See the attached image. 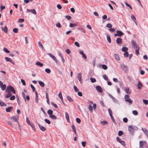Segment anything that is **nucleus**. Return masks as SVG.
Listing matches in <instances>:
<instances>
[{
    "mask_svg": "<svg viewBox=\"0 0 148 148\" xmlns=\"http://www.w3.org/2000/svg\"><path fill=\"white\" fill-rule=\"evenodd\" d=\"M6 91L7 92H12L14 94H15L16 92L14 88L11 86H9L7 87L6 90Z\"/></svg>",
    "mask_w": 148,
    "mask_h": 148,
    "instance_id": "1",
    "label": "nucleus"
},
{
    "mask_svg": "<svg viewBox=\"0 0 148 148\" xmlns=\"http://www.w3.org/2000/svg\"><path fill=\"white\" fill-rule=\"evenodd\" d=\"M147 142L144 140L140 141L139 142V148H144V145H147Z\"/></svg>",
    "mask_w": 148,
    "mask_h": 148,
    "instance_id": "2",
    "label": "nucleus"
},
{
    "mask_svg": "<svg viewBox=\"0 0 148 148\" xmlns=\"http://www.w3.org/2000/svg\"><path fill=\"white\" fill-rule=\"evenodd\" d=\"M18 118V116H12L10 118V119L12 121L16 122L18 124V125H19V122L18 121H17Z\"/></svg>",
    "mask_w": 148,
    "mask_h": 148,
    "instance_id": "3",
    "label": "nucleus"
},
{
    "mask_svg": "<svg viewBox=\"0 0 148 148\" xmlns=\"http://www.w3.org/2000/svg\"><path fill=\"white\" fill-rule=\"evenodd\" d=\"M124 99L125 101L128 102L130 104H131L132 103V101L130 99L128 95H125L124 96Z\"/></svg>",
    "mask_w": 148,
    "mask_h": 148,
    "instance_id": "4",
    "label": "nucleus"
},
{
    "mask_svg": "<svg viewBox=\"0 0 148 148\" xmlns=\"http://www.w3.org/2000/svg\"><path fill=\"white\" fill-rule=\"evenodd\" d=\"M116 32L117 33L114 34V36H119L121 37L123 35V33L121 31H117Z\"/></svg>",
    "mask_w": 148,
    "mask_h": 148,
    "instance_id": "5",
    "label": "nucleus"
},
{
    "mask_svg": "<svg viewBox=\"0 0 148 148\" xmlns=\"http://www.w3.org/2000/svg\"><path fill=\"white\" fill-rule=\"evenodd\" d=\"M138 127H137L132 125H129L128 127V129L129 131H131L132 130L137 129Z\"/></svg>",
    "mask_w": 148,
    "mask_h": 148,
    "instance_id": "6",
    "label": "nucleus"
},
{
    "mask_svg": "<svg viewBox=\"0 0 148 148\" xmlns=\"http://www.w3.org/2000/svg\"><path fill=\"white\" fill-rule=\"evenodd\" d=\"M132 47L135 49L138 48V46L135 42L134 40H132Z\"/></svg>",
    "mask_w": 148,
    "mask_h": 148,
    "instance_id": "7",
    "label": "nucleus"
},
{
    "mask_svg": "<svg viewBox=\"0 0 148 148\" xmlns=\"http://www.w3.org/2000/svg\"><path fill=\"white\" fill-rule=\"evenodd\" d=\"M48 54L55 62H57V59L54 55L51 53H49Z\"/></svg>",
    "mask_w": 148,
    "mask_h": 148,
    "instance_id": "8",
    "label": "nucleus"
},
{
    "mask_svg": "<svg viewBox=\"0 0 148 148\" xmlns=\"http://www.w3.org/2000/svg\"><path fill=\"white\" fill-rule=\"evenodd\" d=\"M143 86V85L140 82V81H138V84H137V87L139 89H141V88Z\"/></svg>",
    "mask_w": 148,
    "mask_h": 148,
    "instance_id": "9",
    "label": "nucleus"
},
{
    "mask_svg": "<svg viewBox=\"0 0 148 148\" xmlns=\"http://www.w3.org/2000/svg\"><path fill=\"white\" fill-rule=\"evenodd\" d=\"M97 90L99 92H102V90L101 87L99 86H97L96 87Z\"/></svg>",
    "mask_w": 148,
    "mask_h": 148,
    "instance_id": "10",
    "label": "nucleus"
},
{
    "mask_svg": "<svg viewBox=\"0 0 148 148\" xmlns=\"http://www.w3.org/2000/svg\"><path fill=\"white\" fill-rule=\"evenodd\" d=\"M27 10L28 12H32L33 14H36V12L35 10L34 9H32L31 10L27 9Z\"/></svg>",
    "mask_w": 148,
    "mask_h": 148,
    "instance_id": "11",
    "label": "nucleus"
},
{
    "mask_svg": "<svg viewBox=\"0 0 148 148\" xmlns=\"http://www.w3.org/2000/svg\"><path fill=\"white\" fill-rule=\"evenodd\" d=\"M5 60L7 61H9L11 62L12 63L14 64V62L10 58H8L7 57H5Z\"/></svg>",
    "mask_w": 148,
    "mask_h": 148,
    "instance_id": "12",
    "label": "nucleus"
},
{
    "mask_svg": "<svg viewBox=\"0 0 148 148\" xmlns=\"http://www.w3.org/2000/svg\"><path fill=\"white\" fill-rule=\"evenodd\" d=\"M38 125L40 128V129L42 131H44L46 130V129L45 127L39 124H38Z\"/></svg>",
    "mask_w": 148,
    "mask_h": 148,
    "instance_id": "13",
    "label": "nucleus"
},
{
    "mask_svg": "<svg viewBox=\"0 0 148 148\" xmlns=\"http://www.w3.org/2000/svg\"><path fill=\"white\" fill-rule=\"evenodd\" d=\"M1 29L5 33H7L8 32V28L6 26H5L4 27H2Z\"/></svg>",
    "mask_w": 148,
    "mask_h": 148,
    "instance_id": "14",
    "label": "nucleus"
},
{
    "mask_svg": "<svg viewBox=\"0 0 148 148\" xmlns=\"http://www.w3.org/2000/svg\"><path fill=\"white\" fill-rule=\"evenodd\" d=\"M77 77L78 79L79 80V82H81V78H82V74L81 73H79L77 75Z\"/></svg>",
    "mask_w": 148,
    "mask_h": 148,
    "instance_id": "15",
    "label": "nucleus"
},
{
    "mask_svg": "<svg viewBox=\"0 0 148 148\" xmlns=\"http://www.w3.org/2000/svg\"><path fill=\"white\" fill-rule=\"evenodd\" d=\"M122 39L120 38H118L116 40V42L118 44H121L122 43Z\"/></svg>",
    "mask_w": 148,
    "mask_h": 148,
    "instance_id": "16",
    "label": "nucleus"
},
{
    "mask_svg": "<svg viewBox=\"0 0 148 148\" xmlns=\"http://www.w3.org/2000/svg\"><path fill=\"white\" fill-rule=\"evenodd\" d=\"M142 130L143 132L145 133V134L148 136V131L145 128H142Z\"/></svg>",
    "mask_w": 148,
    "mask_h": 148,
    "instance_id": "17",
    "label": "nucleus"
},
{
    "mask_svg": "<svg viewBox=\"0 0 148 148\" xmlns=\"http://www.w3.org/2000/svg\"><path fill=\"white\" fill-rule=\"evenodd\" d=\"M65 117L66 118L68 121V122L69 123L70 122V120H69V116L68 114V113L66 112H65Z\"/></svg>",
    "mask_w": 148,
    "mask_h": 148,
    "instance_id": "18",
    "label": "nucleus"
},
{
    "mask_svg": "<svg viewBox=\"0 0 148 148\" xmlns=\"http://www.w3.org/2000/svg\"><path fill=\"white\" fill-rule=\"evenodd\" d=\"M6 87V85L5 84H3L0 86L1 90H3L5 89Z\"/></svg>",
    "mask_w": 148,
    "mask_h": 148,
    "instance_id": "19",
    "label": "nucleus"
},
{
    "mask_svg": "<svg viewBox=\"0 0 148 148\" xmlns=\"http://www.w3.org/2000/svg\"><path fill=\"white\" fill-rule=\"evenodd\" d=\"M72 129L73 130L74 132L75 133V134H76V128L74 125H73L71 126Z\"/></svg>",
    "mask_w": 148,
    "mask_h": 148,
    "instance_id": "20",
    "label": "nucleus"
},
{
    "mask_svg": "<svg viewBox=\"0 0 148 148\" xmlns=\"http://www.w3.org/2000/svg\"><path fill=\"white\" fill-rule=\"evenodd\" d=\"M38 83L39 85L42 87H44L45 86V84L42 81H39Z\"/></svg>",
    "mask_w": 148,
    "mask_h": 148,
    "instance_id": "21",
    "label": "nucleus"
},
{
    "mask_svg": "<svg viewBox=\"0 0 148 148\" xmlns=\"http://www.w3.org/2000/svg\"><path fill=\"white\" fill-rule=\"evenodd\" d=\"M125 90L128 94H130V92H129V88L128 87H125Z\"/></svg>",
    "mask_w": 148,
    "mask_h": 148,
    "instance_id": "22",
    "label": "nucleus"
},
{
    "mask_svg": "<svg viewBox=\"0 0 148 148\" xmlns=\"http://www.w3.org/2000/svg\"><path fill=\"white\" fill-rule=\"evenodd\" d=\"M47 113L49 116H50L52 114L53 112V111L51 110H49L47 111Z\"/></svg>",
    "mask_w": 148,
    "mask_h": 148,
    "instance_id": "23",
    "label": "nucleus"
},
{
    "mask_svg": "<svg viewBox=\"0 0 148 148\" xmlns=\"http://www.w3.org/2000/svg\"><path fill=\"white\" fill-rule=\"evenodd\" d=\"M12 108L13 107H9L6 109V111L7 112H9Z\"/></svg>",
    "mask_w": 148,
    "mask_h": 148,
    "instance_id": "24",
    "label": "nucleus"
},
{
    "mask_svg": "<svg viewBox=\"0 0 148 148\" xmlns=\"http://www.w3.org/2000/svg\"><path fill=\"white\" fill-rule=\"evenodd\" d=\"M49 117L53 119H57V117L55 115L52 114L50 116H49Z\"/></svg>",
    "mask_w": 148,
    "mask_h": 148,
    "instance_id": "25",
    "label": "nucleus"
},
{
    "mask_svg": "<svg viewBox=\"0 0 148 148\" xmlns=\"http://www.w3.org/2000/svg\"><path fill=\"white\" fill-rule=\"evenodd\" d=\"M136 49L135 51V53L136 55H138L139 54V47H138L137 48H136Z\"/></svg>",
    "mask_w": 148,
    "mask_h": 148,
    "instance_id": "26",
    "label": "nucleus"
},
{
    "mask_svg": "<svg viewBox=\"0 0 148 148\" xmlns=\"http://www.w3.org/2000/svg\"><path fill=\"white\" fill-rule=\"evenodd\" d=\"M107 40L108 42L110 43L111 42V39L110 37L108 35H107Z\"/></svg>",
    "mask_w": 148,
    "mask_h": 148,
    "instance_id": "27",
    "label": "nucleus"
},
{
    "mask_svg": "<svg viewBox=\"0 0 148 148\" xmlns=\"http://www.w3.org/2000/svg\"><path fill=\"white\" fill-rule=\"evenodd\" d=\"M58 96L61 99L62 101H63V98L61 92L59 93Z\"/></svg>",
    "mask_w": 148,
    "mask_h": 148,
    "instance_id": "28",
    "label": "nucleus"
},
{
    "mask_svg": "<svg viewBox=\"0 0 148 148\" xmlns=\"http://www.w3.org/2000/svg\"><path fill=\"white\" fill-rule=\"evenodd\" d=\"M77 26V24H73L72 23H70L69 24V26L71 27H73Z\"/></svg>",
    "mask_w": 148,
    "mask_h": 148,
    "instance_id": "29",
    "label": "nucleus"
},
{
    "mask_svg": "<svg viewBox=\"0 0 148 148\" xmlns=\"http://www.w3.org/2000/svg\"><path fill=\"white\" fill-rule=\"evenodd\" d=\"M114 57L115 58L118 60H120V58L119 57V56L117 54H115L114 55Z\"/></svg>",
    "mask_w": 148,
    "mask_h": 148,
    "instance_id": "30",
    "label": "nucleus"
},
{
    "mask_svg": "<svg viewBox=\"0 0 148 148\" xmlns=\"http://www.w3.org/2000/svg\"><path fill=\"white\" fill-rule=\"evenodd\" d=\"M128 49V48L126 47H123L122 48V51H123V52L127 51Z\"/></svg>",
    "mask_w": 148,
    "mask_h": 148,
    "instance_id": "31",
    "label": "nucleus"
},
{
    "mask_svg": "<svg viewBox=\"0 0 148 148\" xmlns=\"http://www.w3.org/2000/svg\"><path fill=\"white\" fill-rule=\"evenodd\" d=\"M7 123L9 125L12 126V127H16V125L17 126V124H15L14 125H13L12 123L9 122H8Z\"/></svg>",
    "mask_w": 148,
    "mask_h": 148,
    "instance_id": "32",
    "label": "nucleus"
},
{
    "mask_svg": "<svg viewBox=\"0 0 148 148\" xmlns=\"http://www.w3.org/2000/svg\"><path fill=\"white\" fill-rule=\"evenodd\" d=\"M36 64L37 66H40L41 67L43 66V64L39 62H36Z\"/></svg>",
    "mask_w": 148,
    "mask_h": 148,
    "instance_id": "33",
    "label": "nucleus"
},
{
    "mask_svg": "<svg viewBox=\"0 0 148 148\" xmlns=\"http://www.w3.org/2000/svg\"><path fill=\"white\" fill-rule=\"evenodd\" d=\"M8 93L7 94L5 97L6 98H8L9 97H10L12 95V94L11 92H8Z\"/></svg>",
    "mask_w": 148,
    "mask_h": 148,
    "instance_id": "34",
    "label": "nucleus"
},
{
    "mask_svg": "<svg viewBox=\"0 0 148 148\" xmlns=\"http://www.w3.org/2000/svg\"><path fill=\"white\" fill-rule=\"evenodd\" d=\"M125 4L129 8L131 9H132V6L130 5L129 4H128V3H127V2H125Z\"/></svg>",
    "mask_w": 148,
    "mask_h": 148,
    "instance_id": "35",
    "label": "nucleus"
},
{
    "mask_svg": "<svg viewBox=\"0 0 148 148\" xmlns=\"http://www.w3.org/2000/svg\"><path fill=\"white\" fill-rule=\"evenodd\" d=\"M90 80L91 82L92 83H94L96 82V79L94 78L91 77L90 78Z\"/></svg>",
    "mask_w": 148,
    "mask_h": 148,
    "instance_id": "36",
    "label": "nucleus"
},
{
    "mask_svg": "<svg viewBox=\"0 0 148 148\" xmlns=\"http://www.w3.org/2000/svg\"><path fill=\"white\" fill-rule=\"evenodd\" d=\"M44 121H45L46 123L48 124H49L51 123L50 121L47 119H45L44 120Z\"/></svg>",
    "mask_w": 148,
    "mask_h": 148,
    "instance_id": "37",
    "label": "nucleus"
},
{
    "mask_svg": "<svg viewBox=\"0 0 148 148\" xmlns=\"http://www.w3.org/2000/svg\"><path fill=\"white\" fill-rule=\"evenodd\" d=\"M102 68L104 70H106L107 69V66L106 65L103 64L102 66Z\"/></svg>",
    "mask_w": 148,
    "mask_h": 148,
    "instance_id": "38",
    "label": "nucleus"
},
{
    "mask_svg": "<svg viewBox=\"0 0 148 148\" xmlns=\"http://www.w3.org/2000/svg\"><path fill=\"white\" fill-rule=\"evenodd\" d=\"M45 71L47 73H49L51 72V70L49 69H45Z\"/></svg>",
    "mask_w": 148,
    "mask_h": 148,
    "instance_id": "39",
    "label": "nucleus"
},
{
    "mask_svg": "<svg viewBox=\"0 0 148 148\" xmlns=\"http://www.w3.org/2000/svg\"><path fill=\"white\" fill-rule=\"evenodd\" d=\"M133 114L135 115H137L138 114V112L136 110H134L132 111Z\"/></svg>",
    "mask_w": 148,
    "mask_h": 148,
    "instance_id": "40",
    "label": "nucleus"
},
{
    "mask_svg": "<svg viewBox=\"0 0 148 148\" xmlns=\"http://www.w3.org/2000/svg\"><path fill=\"white\" fill-rule=\"evenodd\" d=\"M18 29L17 28H14L13 29V32H14L15 33H17L18 32Z\"/></svg>",
    "mask_w": 148,
    "mask_h": 148,
    "instance_id": "41",
    "label": "nucleus"
},
{
    "mask_svg": "<svg viewBox=\"0 0 148 148\" xmlns=\"http://www.w3.org/2000/svg\"><path fill=\"white\" fill-rule=\"evenodd\" d=\"M112 25L110 23H108L106 25V27L108 28H111L112 27Z\"/></svg>",
    "mask_w": 148,
    "mask_h": 148,
    "instance_id": "42",
    "label": "nucleus"
},
{
    "mask_svg": "<svg viewBox=\"0 0 148 148\" xmlns=\"http://www.w3.org/2000/svg\"><path fill=\"white\" fill-rule=\"evenodd\" d=\"M73 87L75 92H78L79 91V89L77 88L76 86H74Z\"/></svg>",
    "mask_w": 148,
    "mask_h": 148,
    "instance_id": "43",
    "label": "nucleus"
},
{
    "mask_svg": "<svg viewBox=\"0 0 148 148\" xmlns=\"http://www.w3.org/2000/svg\"><path fill=\"white\" fill-rule=\"evenodd\" d=\"M67 99L70 102H72L73 101L72 99H71V97L69 96H67Z\"/></svg>",
    "mask_w": 148,
    "mask_h": 148,
    "instance_id": "44",
    "label": "nucleus"
},
{
    "mask_svg": "<svg viewBox=\"0 0 148 148\" xmlns=\"http://www.w3.org/2000/svg\"><path fill=\"white\" fill-rule=\"evenodd\" d=\"M0 105L1 106H6V105L4 102L0 101Z\"/></svg>",
    "mask_w": 148,
    "mask_h": 148,
    "instance_id": "45",
    "label": "nucleus"
},
{
    "mask_svg": "<svg viewBox=\"0 0 148 148\" xmlns=\"http://www.w3.org/2000/svg\"><path fill=\"white\" fill-rule=\"evenodd\" d=\"M15 97L14 96L12 95V96H11L10 97V100H13L15 99Z\"/></svg>",
    "mask_w": 148,
    "mask_h": 148,
    "instance_id": "46",
    "label": "nucleus"
},
{
    "mask_svg": "<svg viewBox=\"0 0 148 148\" xmlns=\"http://www.w3.org/2000/svg\"><path fill=\"white\" fill-rule=\"evenodd\" d=\"M124 56L125 57H127L128 56V53L127 51L125 52L124 53Z\"/></svg>",
    "mask_w": 148,
    "mask_h": 148,
    "instance_id": "47",
    "label": "nucleus"
},
{
    "mask_svg": "<svg viewBox=\"0 0 148 148\" xmlns=\"http://www.w3.org/2000/svg\"><path fill=\"white\" fill-rule=\"evenodd\" d=\"M30 86L32 89L33 91V92H34L35 90V88L34 86L32 84L30 85Z\"/></svg>",
    "mask_w": 148,
    "mask_h": 148,
    "instance_id": "48",
    "label": "nucleus"
},
{
    "mask_svg": "<svg viewBox=\"0 0 148 148\" xmlns=\"http://www.w3.org/2000/svg\"><path fill=\"white\" fill-rule=\"evenodd\" d=\"M107 123V122L106 121L101 122V124L103 125L106 124Z\"/></svg>",
    "mask_w": 148,
    "mask_h": 148,
    "instance_id": "49",
    "label": "nucleus"
},
{
    "mask_svg": "<svg viewBox=\"0 0 148 148\" xmlns=\"http://www.w3.org/2000/svg\"><path fill=\"white\" fill-rule=\"evenodd\" d=\"M143 101L144 103L146 105H147L148 104V101L147 100L143 99Z\"/></svg>",
    "mask_w": 148,
    "mask_h": 148,
    "instance_id": "50",
    "label": "nucleus"
},
{
    "mask_svg": "<svg viewBox=\"0 0 148 148\" xmlns=\"http://www.w3.org/2000/svg\"><path fill=\"white\" fill-rule=\"evenodd\" d=\"M103 78L106 80H108V78L106 76V75H103Z\"/></svg>",
    "mask_w": 148,
    "mask_h": 148,
    "instance_id": "51",
    "label": "nucleus"
},
{
    "mask_svg": "<svg viewBox=\"0 0 148 148\" xmlns=\"http://www.w3.org/2000/svg\"><path fill=\"white\" fill-rule=\"evenodd\" d=\"M86 142L83 141V142H82V146L84 147H85L86 144Z\"/></svg>",
    "mask_w": 148,
    "mask_h": 148,
    "instance_id": "52",
    "label": "nucleus"
},
{
    "mask_svg": "<svg viewBox=\"0 0 148 148\" xmlns=\"http://www.w3.org/2000/svg\"><path fill=\"white\" fill-rule=\"evenodd\" d=\"M123 132L122 131H119L118 132V135L119 136H121L123 134Z\"/></svg>",
    "mask_w": 148,
    "mask_h": 148,
    "instance_id": "53",
    "label": "nucleus"
},
{
    "mask_svg": "<svg viewBox=\"0 0 148 148\" xmlns=\"http://www.w3.org/2000/svg\"><path fill=\"white\" fill-rule=\"evenodd\" d=\"M21 81L22 83V84L24 86L25 85L26 83L25 81L23 79H21Z\"/></svg>",
    "mask_w": 148,
    "mask_h": 148,
    "instance_id": "54",
    "label": "nucleus"
},
{
    "mask_svg": "<svg viewBox=\"0 0 148 148\" xmlns=\"http://www.w3.org/2000/svg\"><path fill=\"white\" fill-rule=\"evenodd\" d=\"M3 51L7 53H9L10 52V51L5 48H3Z\"/></svg>",
    "mask_w": 148,
    "mask_h": 148,
    "instance_id": "55",
    "label": "nucleus"
},
{
    "mask_svg": "<svg viewBox=\"0 0 148 148\" xmlns=\"http://www.w3.org/2000/svg\"><path fill=\"white\" fill-rule=\"evenodd\" d=\"M131 17L132 19L134 21L135 23V21H136V18L133 15L131 16Z\"/></svg>",
    "mask_w": 148,
    "mask_h": 148,
    "instance_id": "56",
    "label": "nucleus"
},
{
    "mask_svg": "<svg viewBox=\"0 0 148 148\" xmlns=\"http://www.w3.org/2000/svg\"><path fill=\"white\" fill-rule=\"evenodd\" d=\"M121 145H123L125 146V143L124 141H121L120 142H119Z\"/></svg>",
    "mask_w": 148,
    "mask_h": 148,
    "instance_id": "57",
    "label": "nucleus"
},
{
    "mask_svg": "<svg viewBox=\"0 0 148 148\" xmlns=\"http://www.w3.org/2000/svg\"><path fill=\"white\" fill-rule=\"evenodd\" d=\"M109 30L110 32H114L115 31V29L114 28H111L109 29Z\"/></svg>",
    "mask_w": 148,
    "mask_h": 148,
    "instance_id": "58",
    "label": "nucleus"
},
{
    "mask_svg": "<svg viewBox=\"0 0 148 148\" xmlns=\"http://www.w3.org/2000/svg\"><path fill=\"white\" fill-rule=\"evenodd\" d=\"M107 16L106 15H104L102 17V18L103 19L105 20L107 19Z\"/></svg>",
    "mask_w": 148,
    "mask_h": 148,
    "instance_id": "59",
    "label": "nucleus"
},
{
    "mask_svg": "<svg viewBox=\"0 0 148 148\" xmlns=\"http://www.w3.org/2000/svg\"><path fill=\"white\" fill-rule=\"evenodd\" d=\"M128 119L126 118H124L123 119V121L125 123H127L128 121Z\"/></svg>",
    "mask_w": 148,
    "mask_h": 148,
    "instance_id": "60",
    "label": "nucleus"
},
{
    "mask_svg": "<svg viewBox=\"0 0 148 148\" xmlns=\"http://www.w3.org/2000/svg\"><path fill=\"white\" fill-rule=\"evenodd\" d=\"M88 109L90 111L92 112V106L89 105V107H88Z\"/></svg>",
    "mask_w": 148,
    "mask_h": 148,
    "instance_id": "61",
    "label": "nucleus"
},
{
    "mask_svg": "<svg viewBox=\"0 0 148 148\" xmlns=\"http://www.w3.org/2000/svg\"><path fill=\"white\" fill-rule=\"evenodd\" d=\"M1 11H2L5 8V7L4 5H1L0 7Z\"/></svg>",
    "mask_w": 148,
    "mask_h": 148,
    "instance_id": "62",
    "label": "nucleus"
},
{
    "mask_svg": "<svg viewBox=\"0 0 148 148\" xmlns=\"http://www.w3.org/2000/svg\"><path fill=\"white\" fill-rule=\"evenodd\" d=\"M75 45L78 47H79L80 46L79 43L77 42H75Z\"/></svg>",
    "mask_w": 148,
    "mask_h": 148,
    "instance_id": "63",
    "label": "nucleus"
},
{
    "mask_svg": "<svg viewBox=\"0 0 148 148\" xmlns=\"http://www.w3.org/2000/svg\"><path fill=\"white\" fill-rule=\"evenodd\" d=\"M76 121L77 122L79 123H80L81 122V120L79 118H77L76 119Z\"/></svg>",
    "mask_w": 148,
    "mask_h": 148,
    "instance_id": "64",
    "label": "nucleus"
}]
</instances>
